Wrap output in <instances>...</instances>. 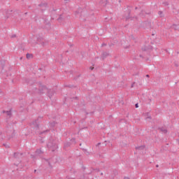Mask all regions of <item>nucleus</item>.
<instances>
[{
	"label": "nucleus",
	"mask_w": 179,
	"mask_h": 179,
	"mask_svg": "<svg viewBox=\"0 0 179 179\" xmlns=\"http://www.w3.org/2000/svg\"><path fill=\"white\" fill-rule=\"evenodd\" d=\"M48 92V97L51 99L54 94H55V91L53 90H48L46 86H41L39 88V93H45Z\"/></svg>",
	"instance_id": "f257e3e1"
},
{
	"label": "nucleus",
	"mask_w": 179,
	"mask_h": 179,
	"mask_svg": "<svg viewBox=\"0 0 179 179\" xmlns=\"http://www.w3.org/2000/svg\"><path fill=\"white\" fill-rule=\"evenodd\" d=\"M47 146L52 152H55V150H57V148H58V145H57V143L52 139L50 140Z\"/></svg>",
	"instance_id": "f03ea898"
},
{
	"label": "nucleus",
	"mask_w": 179,
	"mask_h": 179,
	"mask_svg": "<svg viewBox=\"0 0 179 179\" xmlns=\"http://www.w3.org/2000/svg\"><path fill=\"white\" fill-rule=\"evenodd\" d=\"M22 156H23V153L14 152V162L17 161L20 163L22 162Z\"/></svg>",
	"instance_id": "7ed1b4c3"
},
{
	"label": "nucleus",
	"mask_w": 179,
	"mask_h": 179,
	"mask_svg": "<svg viewBox=\"0 0 179 179\" xmlns=\"http://www.w3.org/2000/svg\"><path fill=\"white\" fill-rule=\"evenodd\" d=\"M3 114H6V121L8 125H9V123L8 122V120L12 117V111L11 110H3Z\"/></svg>",
	"instance_id": "20e7f679"
},
{
	"label": "nucleus",
	"mask_w": 179,
	"mask_h": 179,
	"mask_svg": "<svg viewBox=\"0 0 179 179\" xmlns=\"http://www.w3.org/2000/svg\"><path fill=\"white\" fill-rule=\"evenodd\" d=\"M148 50H153V47H152V45H148V46L142 48V51H148Z\"/></svg>",
	"instance_id": "39448f33"
},
{
	"label": "nucleus",
	"mask_w": 179,
	"mask_h": 179,
	"mask_svg": "<svg viewBox=\"0 0 179 179\" xmlns=\"http://www.w3.org/2000/svg\"><path fill=\"white\" fill-rule=\"evenodd\" d=\"M108 55H110V54H108V52H103L102 53L101 57H102L103 59H106V58L108 57Z\"/></svg>",
	"instance_id": "423d86ee"
},
{
	"label": "nucleus",
	"mask_w": 179,
	"mask_h": 179,
	"mask_svg": "<svg viewBox=\"0 0 179 179\" xmlns=\"http://www.w3.org/2000/svg\"><path fill=\"white\" fill-rule=\"evenodd\" d=\"M143 149H145V145H140L136 147V150H143Z\"/></svg>",
	"instance_id": "0eeeda50"
},
{
	"label": "nucleus",
	"mask_w": 179,
	"mask_h": 179,
	"mask_svg": "<svg viewBox=\"0 0 179 179\" xmlns=\"http://www.w3.org/2000/svg\"><path fill=\"white\" fill-rule=\"evenodd\" d=\"M36 155H41L43 154V151L41 150V149H38L36 150Z\"/></svg>",
	"instance_id": "6e6552de"
},
{
	"label": "nucleus",
	"mask_w": 179,
	"mask_h": 179,
	"mask_svg": "<svg viewBox=\"0 0 179 179\" xmlns=\"http://www.w3.org/2000/svg\"><path fill=\"white\" fill-rule=\"evenodd\" d=\"M159 129L162 132H164V134H167V129H164V127H162Z\"/></svg>",
	"instance_id": "1a4fd4ad"
},
{
	"label": "nucleus",
	"mask_w": 179,
	"mask_h": 179,
	"mask_svg": "<svg viewBox=\"0 0 179 179\" xmlns=\"http://www.w3.org/2000/svg\"><path fill=\"white\" fill-rule=\"evenodd\" d=\"M33 124H35V128H36L37 129H38L39 125H38V124H37V120H35V122H34Z\"/></svg>",
	"instance_id": "9d476101"
},
{
	"label": "nucleus",
	"mask_w": 179,
	"mask_h": 179,
	"mask_svg": "<svg viewBox=\"0 0 179 179\" xmlns=\"http://www.w3.org/2000/svg\"><path fill=\"white\" fill-rule=\"evenodd\" d=\"M158 15H159L160 17H163V11H159Z\"/></svg>",
	"instance_id": "9b49d317"
},
{
	"label": "nucleus",
	"mask_w": 179,
	"mask_h": 179,
	"mask_svg": "<svg viewBox=\"0 0 179 179\" xmlns=\"http://www.w3.org/2000/svg\"><path fill=\"white\" fill-rule=\"evenodd\" d=\"M38 6H44L45 8H47V3H41Z\"/></svg>",
	"instance_id": "f8f14e48"
},
{
	"label": "nucleus",
	"mask_w": 179,
	"mask_h": 179,
	"mask_svg": "<svg viewBox=\"0 0 179 179\" xmlns=\"http://www.w3.org/2000/svg\"><path fill=\"white\" fill-rule=\"evenodd\" d=\"M173 29H175L176 30H178V25L173 24Z\"/></svg>",
	"instance_id": "ddd939ff"
},
{
	"label": "nucleus",
	"mask_w": 179,
	"mask_h": 179,
	"mask_svg": "<svg viewBox=\"0 0 179 179\" xmlns=\"http://www.w3.org/2000/svg\"><path fill=\"white\" fill-rule=\"evenodd\" d=\"M45 132H50V130L43 131V132L41 133V134H45Z\"/></svg>",
	"instance_id": "4468645a"
},
{
	"label": "nucleus",
	"mask_w": 179,
	"mask_h": 179,
	"mask_svg": "<svg viewBox=\"0 0 179 179\" xmlns=\"http://www.w3.org/2000/svg\"><path fill=\"white\" fill-rule=\"evenodd\" d=\"M165 6H169V2H164L163 3Z\"/></svg>",
	"instance_id": "2eb2a0df"
},
{
	"label": "nucleus",
	"mask_w": 179,
	"mask_h": 179,
	"mask_svg": "<svg viewBox=\"0 0 179 179\" xmlns=\"http://www.w3.org/2000/svg\"><path fill=\"white\" fill-rule=\"evenodd\" d=\"M16 38V34H13V35L11 36V38Z\"/></svg>",
	"instance_id": "dca6fc26"
},
{
	"label": "nucleus",
	"mask_w": 179,
	"mask_h": 179,
	"mask_svg": "<svg viewBox=\"0 0 179 179\" xmlns=\"http://www.w3.org/2000/svg\"><path fill=\"white\" fill-rule=\"evenodd\" d=\"M64 146H65V148H68V146H69V143H66V144L64 145Z\"/></svg>",
	"instance_id": "f3484780"
},
{
	"label": "nucleus",
	"mask_w": 179,
	"mask_h": 179,
	"mask_svg": "<svg viewBox=\"0 0 179 179\" xmlns=\"http://www.w3.org/2000/svg\"><path fill=\"white\" fill-rule=\"evenodd\" d=\"M27 58H30V54L29 53L27 54Z\"/></svg>",
	"instance_id": "a211bd4d"
},
{
	"label": "nucleus",
	"mask_w": 179,
	"mask_h": 179,
	"mask_svg": "<svg viewBox=\"0 0 179 179\" xmlns=\"http://www.w3.org/2000/svg\"><path fill=\"white\" fill-rule=\"evenodd\" d=\"M3 145L6 147V148H9V145L8 144H3Z\"/></svg>",
	"instance_id": "6ab92c4d"
},
{
	"label": "nucleus",
	"mask_w": 179,
	"mask_h": 179,
	"mask_svg": "<svg viewBox=\"0 0 179 179\" xmlns=\"http://www.w3.org/2000/svg\"><path fill=\"white\" fill-rule=\"evenodd\" d=\"M106 45H107V44H106V43H102L101 47H104V46H106Z\"/></svg>",
	"instance_id": "aec40b11"
},
{
	"label": "nucleus",
	"mask_w": 179,
	"mask_h": 179,
	"mask_svg": "<svg viewBox=\"0 0 179 179\" xmlns=\"http://www.w3.org/2000/svg\"><path fill=\"white\" fill-rule=\"evenodd\" d=\"M135 107H136V108H138V107H139V106L138 105V103H136V104H135Z\"/></svg>",
	"instance_id": "412c9836"
},
{
	"label": "nucleus",
	"mask_w": 179,
	"mask_h": 179,
	"mask_svg": "<svg viewBox=\"0 0 179 179\" xmlns=\"http://www.w3.org/2000/svg\"><path fill=\"white\" fill-rule=\"evenodd\" d=\"M90 69L91 70V71H93V69H94V67H90Z\"/></svg>",
	"instance_id": "4be33fe9"
},
{
	"label": "nucleus",
	"mask_w": 179,
	"mask_h": 179,
	"mask_svg": "<svg viewBox=\"0 0 179 179\" xmlns=\"http://www.w3.org/2000/svg\"><path fill=\"white\" fill-rule=\"evenodd\" d=\"M134 85H135V83H133L131 84V87H134Z\"/></svg>",
	"instance_id": "5701e85b"
},
{
	"label": "nucleus",
	"mask_w": 179,
	"mask_h": 179,
	"mask_svg": "<svg viewBox=\"0 0 179 179\" xmlns=\"http://www.w3.org/2000/svg\"><path fill=\"white\" fill-rule=\"evenodd\" d=\"M48 166H50V167H52V166H51V163H50V162H48Z\"/></svg>",
	"instance_id": "b1692460"
},
{
	"label": "nucleus",
	"mask_w": 179,
	"mask_h": 179,
	"mask_svg": "<svg viewBox=\"0 0 179 179\" xmlns=\"http://www.w3.org/2000/svg\"><path fill=\"white\" fill-rule=\"evenodd\" d=\"M85 155H89V152H87V151H85Z\"/></svg>",
	"instance_id": "393cba45"
},
{
	"label": "nucleus",
	"mask_w": 179,
	"mask_h": 179,
	"mask_svg": "<svg viewBox=\"0 0 179 179\" xmlns=\"http://www.w3.org/2000/svg\"><path fill=\"white\" fill-rule=\"evenodd\" d=\"M145 76H146V78H150L149 74H147Z\"/></svg>",
	"instance_id": "a878e982"
},
{
	"label": "nucleus",
	"mask_w": 179,
	"mask_h": 179,
	"mask_svg": "<svg viewBox=\"0 0 179 179\" xmlns=\"http://www.w3.org/2000/svg\"><path fill=\"white\" fill-rule=\"evenodd\" d=\"M124 179H129L128 177H124Z\"/></svg>",
	"instance_id": "bb28decb"
},
{
	"label": "nucleus",
	"mask_w": 179,
	"mask_h": 179,
	"mask_svg": "<svg viewBox=\"0 0 179 179\" xmlns=\"http://www.w3.org/2000/svg\"><path fill=\"white\" fill-rule=\"evenodd\" d=\"M128 19H129V17H126V20H128Z\"/></svg>",
	"instance_id": "cd10ccee"
},
{
	"label": "nucleus",
	"mask_w": 179,
	"mask_h": 179,
	"mask_svg": "<svg viewBox=\"0 0 179 179\" xmlns=\"http://www.w3.org/2000/svg\"><path fill=\"white\" fill-rule=\"evenodd\" d=\"M61 15H60V17L57 19V20H59L61 19Z\"/></svg>",
	"instance_id": "c85d7f7f"
},
{
	"label": "nucleus",
	"mask_w": 179,
	"mask_h": 179,
	"mask_svg": "<svg viewBox=\"0 0 179 179\" xmlns=\"http://www.w3.org/2000/svg\"><path fill=\"white\" fill-rule=\"evenodd\" d=\"M148 118H150V120H152V117H150V116L148 117Z\"/></svg>",
	"instance_id": "c756f323"
},
{
	"label": "nucleus",
	"mask_w": 179,
	"mask_h": 179,
	"mask_svg": "<svg viewBox=\"0 0 179 179\" xmlns=\"http://www.w3.org/2000/svg\"><path fill=\"white\" fill-rule=\"evenodd\" d=\"M36 171H37V170L35 169V170H34V173H36Z\"/></svg>",
	"instance_id": "7c9ffc66"
},
{
	"label": "nucleus",
	"mask_w": 179,
	"mask_h": 179,
	"mask_svg": "<svg viewBox=\"0 0 179 179\" xmlns=\"http://www.w3.org/2000/svg\"><path fill=\"white\" fill-rule=\"evenodd\" d=\"M101 176H103V173H101Z\"/></svg>",
	"instance_id": "2f4dec72"
},
{
	"label": "nucleus",
	"mask_w": 179,
	"mask_h": 179,
	"mask_svg": "<svg viewBox=\"0 0 179 179\" xmlns=\"http://www.w3.org/2000/svg\"><path fill=\"white\" fill-rule=\"evenodd\" d=\"M128 13H129H129H131V11H128Z\"/></svg>",
	"instance_id": "473e14b6"
},
{
	"label": "nucleus",
	"mask_w": 179,
	"mask_h": 179,
	"mask_svg": "<svg viewBox=\"0 0 179 179\" xmlns=\"http://www.w3.org/2000/svg\"><path fill=\"white\" fill-rule=\"evenodd\" d=\"M2 135V133L0 131V136Z\"/></svg>",
	"instance_id": "72a5a7b5"
},
{
	"label": "nucleus",
	"mask_w": 179,
	"mask_h": 179,
	"mask_svg": "<svg viewBox=\"0 0 179 179\" xmlns=\"http://www.w3.org/2000/svg\"><path fill=\"white\" fill-rule=\"evenodd\" d=\"M135 9H136V10L138 9V7H136Z\"/></svg>",
	"instance_id": "f704fd0d"
},
{
	"label": "nucleus",
	"mask_w": 179,
	"mask_h": 179,
	"mask_svg": "<svg viewBox=\"0 0 179 179\" xmlns=\"http://www.w3.org/2000/svg\"><path fill=\"white\" fill-rule=\"evenodd\" d=\"M156 167H159V165H156Z\"/></svg>",
	"instance_id": "c9c22d12"
},
{
	"label": "nucleus",
	"mask_w": 179,
	"mask_h": 179,
	"mask_svg": "<svg viewBox=\"0 0 179 179\" xmlns=\"http://www.w3.org/2000/svg\"><path fill=\"white\" fill-rule=\"evenodd\" d=\"M25 15H27V13H25Z\"/></svg>",
	"instance_id": "e433bc0d"
},
{
	"label": "nucleus",
	"mask_w": 179,
	"mask_h": 179,
	"mask_svg": "<svg viewBox=\"0 0 179 179\" xmlns=\"http://www.w3.org/2000/svg\"><path fill=\"white\" fill-rule=\"evenodd\" d=\"M15 164V166H17V164Z\"/></svg>",
	"instance_id": "4c0bfd02"
},
{
	"label": "nucleus",
	"mask_w": 179,
	"mask_h": 179,
	"mask_svg": "<svg viewBox=\"0 0 179 179\" xmlns=\"http://www.w3.org/2000/svg\"><path fill=\"white\" fill-rule=\"evenodd\" d=\"M68 179H73V178H68Z\"/></svg>",
	"instance_id": "58836bf2"
},
{
	"label": "nucleus",
	"mask_w": 179,
	"mask_h": 179,
	"mask_svg": "<svg viewBox=\"0 0 179 179\" xmlns=\"http://www.w3.org/2000/svg\"><path fill=\"white\" fill-rule=\"evenodd\" d=\"M98 145H100V143H98Z\"/></svg>",
	"instance_id": "ea45409f"
}]
</instances>
